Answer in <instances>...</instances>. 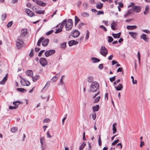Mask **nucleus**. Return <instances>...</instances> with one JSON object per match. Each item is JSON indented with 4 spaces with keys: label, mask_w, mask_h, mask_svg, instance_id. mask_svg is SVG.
I'll return each instance as SVG.
<instances>
[{
    "label": "nucleus",
    "mask_w": 150,
    "mask_h": 150,
    "mask_svg": "<svg viewBox=\"0 0 150 150\" xmlns=\"http://www.w3.org/2000/svg\"><path fill=\"white\" fill-rule=\"evenodd\" d=\"M123 87L122 85L121 84H119L117 86H115V88L117 91H119L122 90Z\"/></svg>",
    "instance_id": "obj_14"
},
{
    "label": "nucleus",
    "mask_w": 150,
    "mask_h": 150,
    "mask_svg": "<svg viewBox=\"0 0 150 150\" xmlns=\"http://www.w3.org/2000/svg\"><path fill=\"white\" fill-rule=\"evenodd\" d=\"M38 9V7L37 6H34L33 7V10L36 13H37V12Z\"/></svg>",
    "instance_id": "obj_33"
},
{
    "label": "nucleus",
    "mask_w": 150,
    "mask_h": 150,
    "mask_svg": "<svg viewBox=\"0 0 150 150\" xmlns=\"http://www.w3.org/2000/svg\"><path fill=\"white\" fill-rule=\"evenodd\" d=\"M21 34L23 35L24 36L26 35L27 31L25 29H22L21 30Z\"/></svg>",
    "instance_id": "obj_34"
},
{
    "label": "nucleus",
    "mask_w": 150,
    "mask_h": 150,
    "mask_svg": "<svg viewBox=\"0 0 150 150\" xmlns=\"http://www.w3.org/2000/svg\"><path fill=\"white\" fill-rule=\"evenodd\" d=\"M26 74L28 76L32 77L33 75V71L31 70H28L26 72Z\"/></svg>",
    "instance_id": "obj_21"
},
{
    "label": "nucleus",
    "mask_w": 150,
    "mask_h": 150,
    "mask_svg": "<svg viewBox=\"0 0 150 150\" xmlns=\"http://www.w3.org/2000/svg\"><path fill=\"white\" fill-rule=\"evenodd\" d=\"M100 137H101L100 135H99L98 142V144L100 146H101L102 145L101 140V139Z\"/></svg>",
    "instance_id": "obj_39"
},
{
    "label": "nucleus",
    "mask_w": 150,
    "mask_h": 150,
    "mask_svg": "<svg viewBox=\"0 0 150 150\" xmlns=\"http://www.w3.org/2000/svg\"><path fill=\"white\" fill-rule=\"evenodd\" d=\"M86 145V144L83 142L79 148V150H82Z\"/></svg>",
    "instance_id": "obj_32"
},
{
    "label": "nucleus",
    "mask_w": 150,
    "mask_h": 150,
    "mask_svg": "<svg viewBox=\"0 0 150 150\" xmlns=\"http://www.w3.org/2000/svg\"><path fill=\"white\" fill-rule=\"evenodd\" d=\"M45 13L44 10H40L39 9L37 12V13L39 14H43Z\"/></svg>",
    "instance_id": "obj_38"
},
{
    "label": "nucleus",
    "mask_w": 150,
    "mask_h": 150,
    "mask_svg": "<svg viewBox=\"0 0 150 150\" xmlns=\"http://www.w3.org/2000/svg\"><path fill=\"white\" fill-rule=\"evenodd\" d=\"M89 32L88 30H87L86 32V35L85 37V39L86 40H88L89 37Z\"/></svg>",
    "instance_id": "obj_37"
},
{
    "label": "nucleus",
    "mask_w": 150,
    "mask_h": 150,
    "mask_svg": "<svg viewBox=\"0 0 150 150\" xmlns=\"http://www.w3.org/2000/svg\"><path fill=\"white\" fill-rule=\"evenodd\" d=\"M81 16L84 18L88 17L89 16V14L87 12H83L81 13Z\"/></svg>",
    "instance_id": "obj_26"
},
{
    "label": "nucleus",
    "mask_w": 150,
    "mask_h": 150,
    "mask_svg": "<svg viewBox=\"0 0 150 150\" xmlns=\"http://www.w3.org/2000/svg\"><path fill=\"white\" fill-rule=\"evenodd\" d=\"M103 64H101L99 65L98 68L100 69L101 70L103 68Z\"/></svg>",
    "instance_id": "obj_64"
},
{
    "label": "nucleus",
    "mask_w": 150,
    "mask_h": 150,
    "mask_svg": "<svg viewBox=\"0 0 150 150\" xmlns=\"http://www.w3.org/2000/svg\"><path fill=\"white\" fill-rule=\"evenodd\" d=\"M119 141V139H117L116 140H115L111 144V145L112 146H114L117 143H118Z\"/></svg>",
    "instance_id": "obj_48"
},
{
    "label": "nucleus",
    "mask_w": 150,
    "mask_h": 150,
    "mask_svg": "<svg viewBox=\"0 0 150 150\" xmlns=\"http://www.w3.org/2000/svg\"><path fill=\"white\" fill-rule=\"evenodd\" d=\"M31 11L28 8H26L25 9V11L27 13V15Z\"/></svg>",
    "instance_id": "obj_53"
},
{
    "label": "nucleus",
    "mask_w": 150,
    "mask_h": 150,
    "mask_svg": "<svg viewBox=\"0 0 150 150\" xmlns=\"http://www.w3.org/2000/svg\"><path fill=\"white\" fill-rule=\"evenodd\" d=\"M99 83L96 81H93L91 83L90 88L89 91L91 92H96L99 88Z\"/></svg>",
    "instance_id": "obj_1"
},
{
    "label": "nucleus",
    "mask_w": 150,
    "mask_h": 150,
    "mask_svg": "<svg viewBox=\"0 0 150 150\" xmlns=\"http://www.w3.org/2000/svg\"><path fill=\"white\" fill-rule=\"evenodd\" d=\"M111 28L113 30H115V28L114 27V26H115L116 25V24L115 22H113L111 23Z\"/></svg>",
    "instance_id": "obj_35"
},
{
    "label": "nucleus",
    "mask_w": 150,
    "mask_h": 150,
    "mask_svg": "<svg viewBox=\"0 0 150 150\" xmlns=\"http://www.w3.org/2000/svg\"><path fill=\"white\" fill-rule=\"evenodd\" d=\"M50 121V120L49 119L45 118L43 120V122L47 123L49 122Z\"/></svg>",
    "instance_id": "obj_58"
},
{
    "label": "nucleus",
    "mask_w": 150,
    "mask_h": 150,
    "mask_svg": "<svg viewBox=\"0 0 150 150\" xmlns=\"http://www.w3.org/2000/svg\"><path fill=\"white\" fill-rule=\"evenodd\" d=\"M17 108V106H9V109H16Z\"/></svg>",
    "instance_id": "obj_60"
},
{
    "label": "nucleus",
    "mask_w": 150,
    "mask_h": 150,
    "mask_svg": "<svg viewBox=\"0 0 150 150\" xmlns=\"http://www.w3.org/2000/svg\"><path fill=\"white\" fill-rule=\"evenodd\" d=\"M100 54L104 57H105L108 54V51L105 47L102 46L100 49Z\"/></svg>",
    "instance_id": "obj_2"
},
{
    "label": "nucleus",
    "mask_w": 150,
    "mask_h": 150,
    "mask_svg": "<svg viewBox=\"0 0 150 150\" xmlns=\"http://www.w3.org/2000/svg\"><path fill=\"white\" fill-rule=\"evenodd\" d=\"M60 84L62 85V86H63L64 88H65L64 83L62 81V78H61V79H60Z\"/></svg>",
    "instance_id": "obj_54"
},
{
    "label": "nucleus",
    "mask_w": 150,
    "mask_h": 150,
    "mask_svg": "<svg viewBox=\"0 0 150 150\" xmlns=\"http://www.w3.org/2000/svg\"><path fill=\"white\" fill-rule=\"evenodd\" d=\"M93 77L92 76H89L88 77L87 81L88 83H91L93 82Z\"/></svg>",
    "instance_id": "obj_20"
},
{
    "label": "nucleus",
    "mask_w": 150,
    "mask_h": 150,
    "mask_svg": "<svg viewBox=\"0 0 150 150\" xmlns=\"http://www.w3.org/2000/svg\"><path fill=\"white\" fill-rule=\"evenodd\" d=\"M100 96H99L97 97L95 100L94 101V103H97L98 101H99L100 99Z\"/></svg>",
    "instance_id": "obj_44"
},
{
    "label": "nucleus",
    "mask_w": 150,
    "mask_h": 150,
    "mask_svg": "<svg viewBox=\"0 0 150 150\" xmlns=\"http://www.w3.org/2000/svg\"><path fill=\"white\" fill-rule=\"evenodd\" d=\"M78 43V42L74 40H71L68 42L69 46L70 47H71L73 45H76Z\"/></svg>",
    "instance_id": "obj_10"
},
{
    "label": "nucleus",
    "mask_w": 150,
    "mask_h": 150,
    "mask_svg": "<svg viewBox=\"0 0 150 150\" xmlns=\"http://www.w3.org/2000/svg\"><path fill=\"white\" fill-rule=\"evenodd\" d=\"M6 17V14H4L1 16V19L3 21L4 20Z\"/></svg>",
    "instance_id": "obj_46"
},
{
    "label": "nucleus",
    "mask_w": 150,
    "mask_h": 150,
    "mask_svg": "<svg viewBox=\"0 0 150 150\" xmlns=\"http://www.w3.org/2000/svg\"><path fill=\"white\" fill-rule=\"evenodd\" d=\"M91 59L93 63H97L100 61V59L96 57H92Z\"/></svg>",
    "instance_id": "obj_17"
},
{
    "label": "nucleus",
    "mask_w": 150,
    "mask_h": 150,
    "mask_svg": "<svg viewBox=\"0 0 150 150\" xmlns=\"http://www.w3.org/2000/svg\"><path fill=\"white\" fill-rule=\"evenodd\" d=\"M20 102L19 101H16L15 102H14L13 103V104L15 105V106H17V108L18 106V105H19V103Z\"/></svg>",
    "instance_id": "obj_42"
},
{
    "label": "nucleus",
    "mask_w": 150,
    "mask_h": 150,
    "mask_svg": "<svg viewBox=\"0 0 150 150\" xmlns=\"http://www.w3.org/2000/svg\"><path fill=\"white\" fill-rule=\"evenodd\" d=\"M133 11L136 13H139L140 11L141 8L140 7L137 6H134L132 7Z\"/></svg>",
    "instance_id": "obj_6"
},
{
    "label": "nucleus",
    "mask_w": 150,
    "mask_h": 150,
    "mask_svg": "<svg viewBox=\"0 0 150 150\" xmlns=\"http://www.w3.org/2000/svg\"><path fill=\"white\" fill-rule=\"evenodd\" d=\"M71 34L72 35V36L75 38L78 37L80 34V32L77 30L75 29L74 31L72 32Z\"/></svg>",
    "instance_id": "obj_4"
},
{
    "label": "nucleus",
    "mask_w": 150,
    "mask_h": 150,
    "mask_svg": "<svg viewBox=\"0 0 150 150\" xmlns=\"http://www.w3.org/2000/svg\"><path fill=\"white\" fill-rule=\"evenodd\" d=\"M33 79V81L34 82L37 79H38L40 77L39 75H36L34 77H32Z\"/></svg>",
    "instance_id": "obj_31"
},
{
    "label": "nucleus",
    "mask_w": 150,
    "mask_h": 150,
    "mask_svg": "<svg viewBox=\"0 0 150 150\" xmlns=\"http://www.w3.org/2000/svg\"><path fill=\"white\" fill-rule=\"evenodd\" d=\"M129 34L134 39L135 38L136 36L137 35V33L136 32H129Z\"/></svg>",
    "instance_id": "obj_15"
},
{
    "label": "nucleus",
    "mask_w": 150,
    "mask_h": 150,
    "mask_svg": "<svg viewBox=\"0 0 150 150\" xmlns=\"http://www.w3.org/2000/svg\"><path fill=\"white\" fill-rule=\"evenodd\" d=\"M66 47V43L64 42L61 44L60 45V47L63 49H65Z\"/></svg>",
    "instance_id": "obj_30"
},
{
    "label": "nucleus",
    "mask_w": 150,
    "mask_h": 150,
    "mask_svg": "<svg viewBox=\"0 0 150 150\" xmlns=\"http://www.w3.org/2000/svg\"><path fill=\"white\" fill-rule=\"evenodd\" d=\"M66 19H65L61 23H59V25H60V28L62 29L63 27H64V25H65V24L66 23Z\"/></svg>",
    "instance_id": "obj_19"
},
{
    "label": "nucleus",
    "mask_w": 150,
    "mask_h": 150,
    "mask_svg": "<svg viewBox=\"0 0 150 150\" xmlns=\"http://www.w3.org/2000/svg\"><path fill=\"white\" fill-rule=\"evenodd\" d=\"M49 40L48 39H43V40L42 41V45L43 46H46L48 44L49 42Z\"/></svg>",
    "instance_id": "obj_8"
},
{
    "label": "nucleus",
    "mask_w": 150,
    "mask_h": 150,
    "mask_svg": "<svg viewBox=\"0 0 150 150\" xmlns=\"http://www.w3.org/2000/svg\"><path fill=\"white\" fill-rule=\"evenodd\" d=\"M73 24L69 23H67L65 24V27L67 31H69L71 30L72 28Z\"/></svg>",
    "instance_id": "obj_5"
},
{
    "label": "nucleus",
    "mask_w": 150,
    "mask_h": 150,
    "mask_svg": "<svg viewBox=\"0 0 150 150\" xmlns=\"http://www.w3.org/2000/svg\"><path fill=\"white\" fill-rule=\"evenodd\" d=\"M108 42L110 43L112 42L113 40V39L111 36H109L108 37Z\"/></svg>",
    "instance_id": "obj_41"
},
{
    "label": "nucleus",
    "mask_w": 150,
    "mask_h": 150,
    "mask_svg": "<svg viewBox=\"0 0 150 150\" xmlns=\"http://www.w3.org/2000/svg\"><path fill=\"white\" fill-rule=\"evenodd\" d=\"M17 90L18 91L22 93H23L24 92H26L27 91L26 89H24L23 88H17Z\"/></svg>",
    "instance_id": "obj_29"
},
{
    "label": "nucleus",
    "mask_w": 150,
    "mask_h": 150,
    "mask_svg": "<svg viewBox=\"0 0 150 150\" xmlns=\"http://www.w3.org/2000/svg\"><path fill=\"white\" fill-rule=\"evenodd\" d=\"M117 124L116 123H114L112 125L113 128H112V130H113V133L114 134L117 131L116 128V126Z\"/></svg>",
    "instance_id": "obj_25"
},
{
    "label": "nucleus",
    "mask_w": 150,
    "mask_h": 150,
    "mask_svg": "<svg viewBox=\"0 0 150 150\" xmlns=\"http://www.w3.org/2000/svg\"><path fill=\"white\" fill-rule=\"evenodd\" d=\"M92 109L94 112L95 111H98L99 109V106L98 105H97L93 106L92 107Z\"/></svg>",
    "instance_id": "obj_18"
},
{
    "label": "nucleus",
    "mask_w": 150,
    "mask_h": 150,
    "mask_svg": "<svg viewBox=\"0 0 150 150\" xmlns=\"http://www.w3.org/2000/svg\"><path fill=\"white\" fill-rule=\"evenodd\" d=\"M49 51L51 55L54 54L55 52V51L54 50H50Z\"/></svg>",
    "instance_id": "obj_61"
},
{
    "label": "nucleus",
    "mask_w": 150,
    "mask_h": 150,
    "mask_svg": "<svg viewBox=\"0 0 150 150\" xmlns=\"http://www.w3.org/2000/svg\"><path fill=\"white\" fill-rule=\"evenodd\" d=\"M83 6L85 9H86L88 8V4L87 3H85L83 4Z\"/></svg>",
    "instance_id": "obj_56"
},
{
    "label": "nucleus",
    "mask_w": 150,
    "mask_h": 150,
    "mask_svg": "<svg viewBox=\"0 0 150 150\" xmlns=\"http://www.w3.org/2000/svg\"><path fill=\"white\" fill-rule=\"evenodd\" d=\"M115 76H114L110 78L109 80L110 82H112L113 81H115Z\"/></svg>",
    "instance_id": "obj_50"
},
{
    "label": "nucleus",
    "mask_w": 150,
    "mask_h": 150,
    "mask_svg": "<svg viewBox=\"0 0 150 150\" xmlns=\"http://www.w3.org/2000/svg\"><path fill=\"white\" fill-rule=\"evenodd\" d=\"M18 128L17 127H13L11 128V131L12 132L14 133L17 131Z\"/></svg>",
    "instance_id": "obj_36"
},
{
    "label": "nucleus",
    "mask_w": 150,
    "mask_h": 150,
    "mask_svg": "<svg viewBox=\"0 0 150 150\" xmlns=\"http://www.w3.org/2000/svg\"><path fill=\"white\" fill-rule=\"evenodd\" d=\"M53 32V30H50L46 32V35H49L51 34Z\"/></svg>",
    "instance_id": "obj_51"
},
{
    "label": "nucleus",
    "mask_w": 150,
    "mask_h": 150,
    "mask_svg": "<svg viewBox=\"0 0 150 150\" xmlns=\"http://www.w3.org/2000/svg\"><path fill=\"white\" fill-rule=\"evenodd\" d=\"M45 55L46 57H48L51 55L49 50L45 52Z\"/></svg>",
    "instance_id": "obj_40"
},
{
    "label": "nucleus",
    "mask_w": 150,
    "mask_h": 150,
    "mask_svg": "<svg viewBox=\"0 0 150 150\" xmlns=\"http://www.w3.org/2000/svg\"><path fill=\"white\" fill-rule=\"evenodd\" d=\"M13 24V22L12 21H11L8 23L7 25V28H9Z\"/></svg>",
    "instance_id": "obj_52"
},
{
    "label": "nucleus",
    "mask_w": 150,
    "mask_h": 150,
    "mask_svg": "<svg viewBox=\"0 0 150 150\" xmlns=\"http://www.w3.org/2000/svg\"><path fill=\"white\" fill-rule=\"evenodd\" d=\"M56 30L55 32V33H58L62 32V29L61 28H59L56 29Z\"/></svg>",
    "instance_id": "obj_43"
},
{
    "label": "nucleus",
    "mask_w": 150,
    "mask_h": 150,
    "mask_svg": "<svg viewBox=\"0 0 150 150\" xmlns=\"http://www.w3.org/2000/svg\"><path fill=\"white\" fill-rule=\"evenodd\" d=\"M96 6L97 8L101 9L103 6V4L101 3L97 4Z\"/></svg>",
    "instance_id": "obj_23"
},
{
    "label": "nucleus",
    "mask_w": 150,
    "mask_h": 150,
    "mask_svg": "<svg viewBox=\"0 0 150 150\" xmlns=\"http://www.w3.org/2000/svg\"><path fill=\"white\" fill-rule=\"evenodd\" d=\"M60 76L59 73H57L56 75L54 76L51 79V80L52 82L56 81Z\"/></svg>",
    "instance_id": "obj_9"
},
{
    "label": "nucleus",
    "mask_w": 150,
    "mask_h": 150,
    "mask_svg": "<svg viewBox=\"0 0 150 150\" xmlns=\"http://www.w3.org/2000/svg\"><path fill=\"white\" fill-rule=\"evenodd\" d=\"M36 3L38 5L40 6H44L46 5V4L45 3H43L42 1H37Z\"/></svg>",
    "instance_id": "obj_22"
},
{
    "label": "nucleus",
    "mask_w": 150,
    "mask_h": 150,
    "mask_svg": "<svg viewBox=\"0 0 150 150\" xmlns=\"http://www.w3.org/2000/svg\"><path fill=\"white\" fill-rule=\"evenodd\" d=\"M43 39H44V38L42 37L39 39L37 43V45L38 46H40L41 42H42V41L43 40Z\"/></svg>",
    "instance_id": "obj_28"
},
{
    "label": "nucleus",
    "mask_w": 150,
    "mask_h": 150,
    "mask_svg": "<svg viewBox=\"0 0 150 150\" xmlns=\"http://www.w3.org/2000/svg\"><path fill=\"white\" fill-rule=\"evenodd\" d=\"M92 118L93 120H95L96 118V114L94 112L92 115Z\"/></svg>",
    "instance_id": "obj_57"
},
{
    "label": "nucleus",
    "mask_w": 150,
    "mask_h": 150,
    "mask_svg": "<svg viewBox=\"0 0 150 150\" xmlns=\"http://www.w3.org/2000/svg\"><path fill=\"white\" fill-rule=\"evenodd\" d=\"M141 39H143L144 41L146 42H148L149 40V39L146 37V35L145 34H142L140 36Z\"/></svg>",
    "instance_id": "obj_11"
},
{
    "label": "nucleus",
    "mask_w": 150,
    "mask_h": 150,
    "mask_svg": "<svg viewBox=\"0 0 150 150\" xmlns=\"http://www.w3.org/2000/svg\"><path fill=\"white\" fill-rule=\"evenodd\" d=\"M44 51V50H41V51H40L38 54V56L39 57H40L42 53H43Z\"/></svg>",
    "instance_id": "obj_63"
},
{
    "label": "nucleus",
    "mask_w": 150,
    "mask_h": 150,
    "mask_svg": "<svg viewBox=\"0 0 150 150\" xmlns=\"http://www.w3.org/2000/svg\"><path fill=\"white\" fill-rule=\"evenodd\" d=\"M22 43H21V42H20L19 41H16V44L17 47V48L20 49L22 47L23 45Z\"/></svg>",
    "instance_id": "obj_12"
},
{
    "label": "nucleus",
    "mask_w": 150,
    "mask_h": 150,
    "mask_svg": "<svg viewBox=\"0 0 150 150\" xmlns=\"http://www.w3.org/2000/svg\"><path fill=\"white\" fill-rule=\"evenodd\" d=\"M113 37L115 38H119L121 35V33L120 32L117 34L113 33L112 34Z\"/></svg>",
    "instance_id": "obj_16"
},
{
    "label": "nucleus",
    "mask_w": 150,
    "mask_h": 150,
    "mask_svg": "<svg viewBox=\"0 0 150 150\" xmlns=\"http://www.w3.org/2000/svg\"><path fill=\"white\" fill-rule=\"evenodd\" d=\"M28 15L31 17L35 16L34 13L32 11H31L30 13H28Z\"/></svg>",
    "instance_id": "obj_47"
},
{
    "label": "nucleus",
    "mask_w": 150,
    "mask_h": 150,
    "mask_svg": "<svg viewBox=\"0 0 150 150\" xmlns=\"http://www.w3.org/2000/svg\"><path fill=\"white\" fill-rule=\"evenodd\" d=\"M126 28L128 30H131L136 29L137 26L136 25H127Z\"/></svg>",
    "instance_id": "obj_13"
},
{
    "label": "nucleus",
    "mask_w": 150,
    "mask_h": 150,
    "mask_svg": "<svg viewBox=\"0 0 150 150\" xmlns=\"http://www.w3.org/2000/svg\"><path fill=\"white\" fill-rule=\"evenodd\" d=\"M122 71V73L123 74V69L121 67H120L118 68L117 70V72H119Z\"/></svg>",
    "instance_id": "obj_55"
},
{
    "label": "nucleus",
    "mask_w": 150,
    "mask_h": 150,
    "mask_svg": "<svg viewBox=\"0 0 150 150\" xmlns=\"http://www.w3.org/2000/svg\"><path fill=\"white\" fill-rule=\"evenodd\" d=\"M99 27L101 28L102 29L104 30L106 32L107 31V29L103 25H101L99 26Z\"/></svg>",
    "instance_id": "obj_49"
},
{
    "label": "nucleus",
    "mask_w": 150,
    "mask_h": 150,
    "mask_svg": "<svg viewBox=\"0 0 150 150\" xmlns=\"http://www.w3.org/2000/svg\"><path fill=\"white\" fill-rule=\"evenodd\" d=\"M67 23H69L73 24L72 20L71 19H68Z\"/></svg>",
    "instance_id": "obj_59"
},
{
    "label": "nucleus",
    "mask_w": 150,
    "mask_h": 150,
    "mask_svg": "<svg viewBox=\"0 0 150 150\" xmlns=\"http://www.w3.org/2000/svg\"><path fill=\"white\" fill-rule=\"evenodd\" d=\"M137 56H138V59L139 62V64H140V52H137Z\"/></svg>",
    "instance_id": "obj_45"
},
{
    "label": "nucleus",
    "mask_w": 150,
    "mask_h": 150,
    "mask_svg": "<svg viewBox=\"0 0 150 150\" xmlns=\"http://www.w3.org/2000/svg\"><path fill=\"white\" fill-rule=\"evenodd\" d=\"M131 13V9H129L125 13V14L124 15V17L125 18L129 16Z\"/></svg>",
    "instance_id": "obj_24"
},
{
    "label": "nucleus",
    "mask_w": 150,
    "mask_h": 150,
    "mask_svg": "<svg viewBox=\"0 0 150 150\" xmlns=\"http://www.w3.org/2000/svg\"><path fill=\"white\" fill-rule=\"evenodd\" d=\"M18 41H19L20 42H21L23 43V40L20 37H18L17 38Z\"/></svg>",
    "instance_id": "obj_62"
},
{
    "label": "nucleus",
    "mask_w": 150,
    "mask_h": 150,
    "mask_svg": "<svg viewBox=\"0 0 150 150\" xmlns=\"http://www.w3.org/2000/svg\"><path fill=\"white\" fill-rule=\"evenodd\" d=\"M39 62L43 67H45L47 64V60L44 58H41L39 60Z\"/></svg>",
    "instance_id": "obj_3"
},
{
    "label": "nucleus",
    "mask_w": 150,
    "mask_h": 150,
    "mask_svg": "<svg viewBox=\"0 0 150 150\" xmlns=\"http://www.w3.org/2000/svg\"><path fill=\"white\" fill-rule=\"evenodd\" d=\"M21 84L23 86H29L30 84V83L28 81L23 79V80H21L20 81Z\"/></svg>",
    "instance_id": "obj_7"
},
{
    "label": "nucleus",
    "mask_w": 150,
    "mask_h": 150,
    "mask_svg": "<svg viewBox=\"0 0 150 150\" xmlns=\"http://www.w3.org/2000/svg\"><path fill=\"white\" fill-rule=\"evenodd\" d=\"M80 21V19L79 18L76 16H75V25L76 26L79 22Z\"/></svg>",
    "instance_id": "obj_27"
}]
</instances>
